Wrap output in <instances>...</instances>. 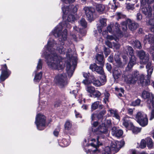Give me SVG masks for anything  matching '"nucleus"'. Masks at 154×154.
<instances>
[{
    "label": "nucleus",
    "mask_w": 154,
    "mask_h": 154,
    "mask_svg": "<svg viewBox=\"0 0 154 154\" xmlns=\"http://www.w3.org/2000/svg\"><path fill=\"white\" fill-rule=\"evenodd\" d=\"M97 66V65L95 64H92L90 66L89 68L92 71H95V69H96Z\"/></svg>",
    "instance_id": "61"
},
{
    "label": "nucleus",
    "mask_w": 154,
    "mask_h": 154,
    "mask_svg": "<svg viewBox=\"0 0 154 154\" xmlns=\"http://www.w3.org/2000/svg\"><path fill=\"white\" fill-rule=\"evenodd\" d=\"M133 45L135 48L138 49H141L142 48L141 43L138 40H136L135 41H134Z\"/></svg>",
    "instance_id": "41"
},
{
    "label": "nucleus",
    "mask_w": 154,
    "mask_h": 154,
    "mask_svg": "<svg viewBox=\"0 0 154 154\" xmlns=\"http://www.w3.org/2000/svg\"><path fill=\"white\" fill-rule=\"evenodd\" d=\"M101 154H113V153L110 150L109 147L107 146L102 150Z\"/></svg>",
    "instance_id": "37"
},
{
    "label": "nucleus",
    "mask_w": 154,
    "mask_h": 154,
    "mask_svg": "<svg viewBox=\"0 0 154 154\" xmlns=\"http://www.w3.org/2000/svg\"><path fill=\"white\" fill-rule=\"evenodd\" d=\"M73 29L72 31L70 33V38L73 41L77 42L78 41L77 35L79 33L81 36H79L80 38L82 36L85 35L86 34V32L83 29H81L77 27V26H75L73 28Z\"/></svg>",
    "instance_id": "9"
},
{
    "label": "nucleus",
    "mask_w": 154,
    "mask_h": 154,
    "mask_svg": "<svg viewBox=\"0 0 154 154\" xmlns=\"http://www.w3.org/2000/svg\"><path fill=\"white\" fill-rule=\"evenodd\" d=\"M142 16L140 13H138L137 15V19L138 21H140L142 19Z\"/></svg>",
    "instance_id": "64"
},
{
    "label": "nucleus",
    "mask_w": 154,
    "mask_h": 154,
    "mask_svg": "<svg viewBox=\"0 0 154 154\" xmlns=\"http://www.w3.org/2000/svg\"><path fill=\"white\" fill-rule=\"evenodd\" d=\"M90 79L88 78L83 80L82 83L85 85H88L91 84L92 82V78L91 77Z\"/></svg>",
    "instance_id": "45"
},
{
    "label": "nucleus",
    "mask_w": 154,
    "mask_h": 154,
    "mask_svg": "<svg viewBox=\"0 0 154 154\" xmlns=\"http://www.w3.org/2000/svg\"><path fill=\"white\" fill-rule=\"evenodd\" d=\"M113 25H112L111 24L110 25L108 26L107 27V29L108 32H109L111 33L112 32V27Z\"/></svg>",
    "instance_id": "62"
},
{
    "label": "nucleus",
    "mask_w": 154,
    "mask_h": 154,
    "mask_svg": "<svg viewBox=\"0 0 154 154\" xmlns=\"http://www.w3.org/2000/svg\"><path fill=\"white\" fill-rule=\"evenodd\" d=\"M137 53L140 60L141 63H146L149 61V55L148 54H146L143 51L141 50L137 51Z\"/></svg>",
    "instance_id": "14"
},
{
    "label": "nucleus",
    "mask_w": 154,
    "mask_h": 154,
    "mask_svg": "<svg viewBox=\"0 0 154 154\" xmlns=\"http://www.w3.org/2000/svg\"><path fill=\"white\" fill-rule=\"evenodd\" d=\"M146 139L145 140H142L140 143L139 147L141 149H143L146 147Z\"/></svg>",
    "instance_id": "47"
},
{
    "label": "nucleus",
    "mask_w": 154,
    "mask_h": 154,
    "mask_svg": "<svg viewBox=\"0 0 154 154\" xmlns=\"http://www.w3.org/2000/svg\"><path fill=\"white\" fill-rule=\"evenodd\" d=\"M42 72L39 73H36L34 79V81L35 83H37L39 82L42 78Z\"/></svg>",
    "instance_id": "35"
},
{
    "label": "nucleus",
    "mask_w": 154,
    "mask_h": 154,
    "mask_svg": "<svg viewBox=\"0 0 154 154\" xmlns=\"http://www.w3.org/2000/svg\"><path fill=\"white\" fill-rule=\"evenodd\" d=\"M105 38H106V40H112L113 39H114L116 42H118L119 40L117 38H115L112 35H107Z\"/></svg>",
    "instance_id": "50"
},
{
    "label": "nucleus",
    "mask_w": 154,
    "mask_h": 154,
    "mask_svg": "<svg viewBox=\"0 0 154 154\" xmlns=\"http://www.w3.org/2000/svg\"><path fill=\"white\" fill-rule=\"evenodd\" d=\"M105 97L103 99L104 103L106 104L107 102L109 101V94L108 92H106L104 93Z\"/></svg>",
    "instance_id": "52"
},
{
    "label": "nucleus",
    "mask_w": 154,
    "mask_h": 154,
    "mask_svg": "<svg viewBox=\"0 0 154 154\" xmlns=\"http://www.w3.org/2000/svg\"><path fill=\"white\" fill-rule=\"evenodd\" d=\"M141 97L144 99H148V101L149 100V101H151V102L153 100V98H154V97H153L152 94V93L146 91H144L142 92L141 94ZM150 102H149V103Z\"/></svg>",
    "instance_id": "20"
},
{
    "label": "nucleus",
    "mask_w": 154,
    "mask_h": 154,
    "mask_svg": "<svg viewBox=\"0 0 154 154\" xmlns=\"http://www.w3.org/2000/svg\"><path fill=\"white\" fill-rule=\"evenodd\" d=\"M119 26L117 23H116L114 26L115 29L113 31L114 33H116V37H121L122 36V32L120 30Z\"/></svg>",
    "instance_id": "23"
},
{
    "label": "nucleus",
    "mask_w": 154,
    "mask_h": 154,
    "mask_svg": "<svg viewBox=\"0 0 154 154\" xmlns=\"http://www.w3.org/2000/svg\"><path fill=\"white\" fill-rule=\"evenodd\" d=\"M114 58L117 65L119 67H122L123 66L122 65V63L119 58V56L117 55L115 56Z\"/></svg>",
    "instance_id": "38"
},
{
    "label": "nucleus",
    "mask_w": 154,
    "mask_h": 154,
    "mask_svg": "<svg viewBox=\"0 0 154 154\" xmlns=\"http://www.w3.org/2000/svg\"><path fill=\"white\" fill-rule=\"evenodd\" d=\"M105 8L104 6L101 4H97L96 6L97 11L100 14L102 13L104 11Z\"/></svg>",
    "instance_id": "33"
},
{
    "label": "nucleus",
    "mask_w": 154,
    "mask_h": 154,
    "mask_svg": "<svg viewBox=\"0 0 154 154\" xmlns=\"http://www.w3.org/2000/svg\"><path fill=\"white\" fill-rule=\"evenodd\" d=\"M131 118L125 116L122 119V124L126 128H130L133 126V124L130 120Z\"/></svg>",
    "instance_id": "17"
},
{
    "label": "nucleus",
    "mask_w": 154,
    "mask_h": 154,
    "mask_svg": "<svg viewBox=\"0 0 154 154\" xmlns=\"http://www.w3.org/2000/svg\"><path fill=\"white\" fill-rule=\"evenodd\" d=\"M98 140V139L96 140L94 139L88 138L84 140L83 142V146L85 147L91 146L92 148L87 149L85 148V150L87 154L90 153L91 154H96L100 152V150L98 149V147L99 145H101Z\"/></svg>",
    "instance_id": "4"
},
{
    "label": "nucleus",
    "mask_w": 154,
    "mask_h": 154,
    "mask_svg": "<svg viewBox=\"0 0 154 154\" xmlns=\"http://www.w3.org/2000/svg\"><path fill=\"white\" fill-rule=\"evenodd\" d=\"M123 133V131L115 127H113L111 129L112 135L117 137H119L122 136Z\"/></svg>",
    "instance_id": "18"
},
{
    "label": "nucleus",
    "mask_w": 154,
    "mask_h": 154,
    "mask_svg": "<svg viewBox=\"0 0 154 154\" xmlns=\"http://www.w3.org/2000/svg\"><path fill=\"white\" fill-rule=\"evenodd\" d=\"M133 51V48L130 46H126L124 48V53L127 54L128 53L131 56L129 61L126 67L127 70H130L136 63V58L134 55Z\"/></svg>",
    "instance_id": "5"
},
{
    "label": "nucleus",
    "mask_w": 154,
    "mask_h": 154,
    "mask_svg": "<svg viewBox=\"0 0 154 154\" xmlns=\"http://www.w3.org/2000/svg\"><path fill=\"white\" fill-rule=\"evenodd\" d=\"M86 91L89 94V96L91 97V94H92L94 92H95V88L92 86H88L86 87Z\"/></svg>",
    "instance_id": "34"
},
{
    "label": "nucleus",
    "mask_w": 154,
    "mask_h": 154,
    "mask_svg": "<svg viewBox=\"0 0 154 154\" xmlns=\"http://www.w3.org/2000/svg\"><path fill=\"white\" fill-rule=\"evenodd\" d=\"M91 77L92 78L91 83L95 86L99 87L103 85V83H101L99 80L95 79L94 76L91 75Z\"/></svg>",
    "instance_id": "30"
},
{
    "label": "nucleus",
    "mask_w": 154,
    "mask_h": 154,
    "mask_svg": "<svg viewBox=\"0 0 154 154\" xmlns=\"http://www.w3.org/2000/svg\"><path fill=\"white\" fill-rule=\"evenodd\" d=\"M105 122H103V124H104V125L108 128V127L111 126V120L109 119L105 120Z\"/></svg>",
    "instance_id": "49"
},
{
    "label": "nucleus",
    "mask_w": 154,
    "mask_h": 154,
    "mask_svg": "<svg viewBox=\"0 0 154 154\" xmlns=\"http://www.w3.org/2000/svg\"><path fill=\"white\" fill-rule=\"evenodd\" d=\"M105 44L109 48H112L113 47V44L108 40H106V41Z\"/></svg>",
    "instance_id": "57"
},
{
    "label": "nucleus",
    "mask_w": 154,
    "mask_h": 154,
    "mask_svg": "<svg viewBox=\"0 0 154 154\" xmlns=\"http://www.w3.org/2000/svg\"><path fill=\"white\" fill-rule=\"evenodd\" d=\"M70 143V141L69 139L63 138L59 142V144L60 146L65 147L69 145Z\"/></svg>",
    "instance_id": "27"
},
{
    "label": "nucleus",
    "mask_w": 154,
    "mask_h": 154,
    "mask_svg": "<svg viewBox=\"0 0 154 154\" xmlns=\"http://www.w3.org/2000/svg\"><path fill=\"white\" fill-rule=\"evenodd\" d=\"M66 58L68 60L66 63V70L68 76L71 77L73 75L77 64V58L76 52L73 49L72 51L71 48H69L66 53Z\"/></svg>",
    "instance_id": "3"
},
{
    "label": "nucleus",
    "mask_w": 154,
    "mask_h": 154,
    "mask_svg": "<svg viewBox=\"0 0 154 154\" xmlns=\"http://www.w3.org/2000/svg\"><path fill=\"white\" fill-rule=\"evenodd\" d=\"M42 67V60L41 59H39L37 63V65L36 67V69L37 70H39L41 69Z\"/></svg>",
    "instance_id": "48"
},
{
    "label": "nucleus",
    "mask_w": 154,
    "mask_h": 154,
    "mask_svg": "<svg viewBox=\"0 0 154 154\" xmlns=\"http://www.w3.org/2000/svg\"><path fill=\"white\" fill-rule=\"evenodd\" d=\"M118 5V3L116 2V0H113L109 3L108 8L111 9V11H114L117 8Z\"/></svg>",
    "instance_id": "22"
},
{
    "label": "nucleus",
    "mask_w": 154,
    "mask_h": 154,
    "mask_svg": "<svg viewBox=\"0 0 154 154\" xmlns=\"http://www.w3.org/2000/svg\"><path fill=\"white\" fill-rule=\"evenodd\" d=\"M102 76L100 77V79L101 81V83H103L104 85L106 82V76L104 75V73L103 75H101Z\"/></svg>",
    "instance_id": "54"
},
{
    "label": "nucleus",
    "mask_w": 154,
    "mask_h": 154,
    "mask_svg": "<svg viewBox=\"0 0 154 154\" xmlns=\"http://www.w3.org/2000/svg\"><path fill=\"white\" fill-rule=\"evenodd\" d=\"M93 131H94L95 134L98 135L97 136V139H98L99 140V138L104 137L106 136H107L109 135V131L107 129V128L106 126L104 124H103L102 122L101 124L99 125L98 128L94 129V128H92Z\"/></svg>",
    "instance_id": "6"
},
{
    "label": "nucleus",
    "mask_w": 154,
    "mask_h": 154,
    "mask_svg": "<svg viewBox=\"0 0 154 154\" xmlns=\"http://www.w3.org/2000/svg\"><path fill=\"white\" fill-rule=\"evenodd\" d=\"M2 72L0 76V82L4 81L9 76L11 73V71L8 69L6 64L2 66Z\"/></svg>",
    "instance_id": "12"
},
{
    "label": "nucleus",
    "mask_w": 154,
    "mask_h": 154,
    "mask_svg": "<svg viewBox=\"0 0 154 154\" xmlns=\"http://www.w3.org/2000/svg\"><path fill=\"white\" fill-rule=\"evenodd\" d=\"M108 114L110 116L115 117L119 120H120V117L117 111L116 110L109 109L108 111Z\"/></svg>",
    "instance_id": "24"
},
{
    "label": "nucleus",
    "mask_w": 154,
    "mask_h": 154,
    "mask_svg": "<svg viewBox=\"0 0 154 154\" xmlns=\"http://www.w3.org/2000/svg\"><path fill=\"white\" fill-rule=\"evenodd\" d=\"M146 116H147V115L143 112L140 111L137 112L136 114L135 119L137 122L143 118H145V117Z\"/></svg>",
    "instance_id": "28"
},
{
    "label": "nucleus",
    "mask_w": 154,
    "mask_h": 154,
    "mask_svg": "<svg viewBox=\"0 0 154 154\" xmlns=\"http://www.w3.org/2000/svg\"><path fill=\"white\" fill-rule=\"evenodd\" d=\"M153 2L154 0H141V5L142 6L146 5H149L153 3Z\"/></svg>",
    "instance_id": "39"
},
{
    "label": "nucleus",
    "mask_w": 154,
    "mask_h": 154,
    "mask_svg": "<svg viewBox=\"0 0 154 154\" xmlns=\"http://www.w3.org/2000/svg\"><path fill=\"white\" fill-rule=\"evenodd\" d=\"M84 10L88 20L90 22L93 21L94 19V9L91 7H86L84 8Z\"/></svg>",
    "instance_id": "13"
},
{
    "label": "nucleus",
    "mask_w": 154,
    "mask_h": 154,
    "mask_svg": "<svg viewBox=\"0 0 154 154\" xmlns=\"http://www.w3.org/2000/svg\"><path fill=\"white\" fill-rule=\"evenodd\" d=\"M62 2H63L65 3H73L76 0H61Z\"/></svg>",
    "instance_id": "60"
},
{
    "label": "nucleus",
    "mask_w": 154,
    "mask_h": 154,
    "mask_svg": "<svg viewBox=\"0 0 154 154\" xmlns=\"http://www.w3.org/2000/svg\"><path fill=\"white\" fill-rule=\"evenodd\" d=\"M137 122L142 127L145 126L148 124V119L147 116H146L145 118H143Z\"/></svg>",
    "instance_id": "31"
},
{
    "label": "nucleus",
    "mask_w": 154,
    "mask_h": 154,
    "mask_svg": "<svg viewBox=\"0 0 154 154\" xmlns=\"http://www.w3.org/2000/svg\"><path fill=\"white\" fill-rule=\"evenodd\" d=\"M115 90L116 91H117L118 92L121 93L122 94H124V90L123 88H115Z\"/></svg>",
    "instance_id": "59"
},
{
    "label": "nucleus",
    "mask_w": 154,
    "mask_h": 154,
    "mask_svg": "<svg viewBox=\"0 0 154 154\" xmlns=\"http://www.w3.org/2000/svg\"><path fill=\"white\" fill-rule=\"evenodd\" d=\"M113 46L114 48H116V49H119L120 46V45L118 43H113Z\"/></svg>",
    "instance_id": "63"
},
{
    "label": "nucleus",
    "mask_w": 154,
    "mask_h": 154,
    "mask_svg": "<svg viewBox=\"0 0 154 154\" xmlns=\"http://www.w3.org/2000/svg\"><path fill=\"white\" fill-rule=\"evenodd\" d=\"M101 94L99 91L97 90H95L94 93H93L92 94H91V97L94 98H98L101 96Z\"/></svg>",
    "instance_id": "42"
},
{
    "label": "nucleus",
    "mask_w": 154,
    "mask_h": 154,
    "mask_svg": "<svg viewBox=\"0 0 154 154\" xmlns=\"http://www.w3.org/2000/svg\"><path fill=\"white\" fill-rule=\"evenodd\" d=\"M150 76H149L148 78L147 76V79H145L144 75H139V72L137 71H135L131 74H123L122 75V79L127 84L130 85L134 84L137 81L138 83L143 86L150 84Z\"/></svg>",
    "instance_id": "2"
},
{
    "label": "nucleus",
    "mask_w": 154,
    "mask_h": 154,
    "mask_svg": "<svg viewBox=\"0 0 154 154\" xmlns=\"http://www.w3.org/2000/svg\"><path fill=\"white\" fill-rule=\"evenodd\" d=\"M79 24L82 27L85 28L87 26V23L85 20L84 18L81 19L79 22Z\"/></svg>",
    "instance_id": "51"
},
{
    "label": "nucleus",
    "mask_w": 154,
    "mask_h": 154,
    "mask_svg": "<svg viewBox=\"0 0 154 154\" xmlns=\"http://www.w3.org/2000/svg\"><path fill=\"white\" fill-rule=\"evenodd\" d=\"M104 54L106 57L110 53V50L108 48H106L105 47L104 48Z\"/></svg>",
    "instance_id": "55"
},
{
    "label": "nucleus",
    "mask_w": 154,
    "mask_h": 154,
    "mask_svg": "<svg viewBox=\"0 0 154 154\" xmlns=\"http://www.w3.org/2000/svg\"><path fill=\"white\" fill-rule=\"evenodd\" d=\"M82 75L83 77L85 78V79H88V77H90V74L88 72H83ZM91 77V76H90Z\"/></svg>",
    "instance_id": "58"
},
{
    "label": "nucleus",
    "mask_w": 154,
    "mask_h": 154,
    "mask_svg": "<svg viewBox=\"0 0 154 154\" xmlns=\"http://www.w3.org/2000/svg\"><path fill=\"white\" fill-rule=\"evenodd\" d=\"M147 63H148L146 67L147 71V76H148V78H149V76H150L152 74L153 71V68L152 66H151V63L150 61L149 60Z\"/></svg>",
    "instance_id": "25"
},
{
    "label": "nucleus",
    "mask_w": 154,
    "mask_h": 154,
    "mask_svg": "<svg viewBox=\"0 0 154 154\" xmlns=\"http://www.w3.org/2000/svg\"><path fill=\"white\" fill-rule=\"evenodd\" d=\"M122 72L121 70L117 68H116L113 72V76L115 79H117L121 76Z\"/></svg>",
    "instance_id": "26"
},
{
    "label": "nucleus",
    "mask_w": 154,
    "mask_h": 154,
    "mask_svg": "<svg viewBox=\"0 0 154 154\" xmlns=\"http://www.w3.org/2000/svg\"><path fill=\"white\" fill-rule=\"evenodd\" d=\"M149 23L151 26L150 29L151 30L154 32V19H150L149 21Z\"/></svg>",
    "instance_id": "46"
},
{
    "label": "nucleus",
    "mask_w": 154,
    "mask_h": 154,
    "mask_svg": "<svg viewBox=\"0 0 154 154\" xmlns=\"http://www.w3.org/2000/svg\"><path fill=\"white\" fill-rule=\"evenodd\" d=\"M72 125V124L71 122L67 120L66 122L64 125V129L65 130L69 131L71 129Z\"/></svg>",
    "instance_id": "36"
},
{
    "label": "nucleus",
    "mask_w": 154,
    "mask_h": 154,
    "mask_svg": "<svg viewBox=\"0 0 154 154\" xmlns=\"http://www.w3.org/2000/svg\"><path fill=\"white\" fill-rule=\"evenodd\" d=\"M78 5H72L69 6H64L62 9L63 13V18L64 21L60 23L52 31L51 33L55 37H59L60 44L57 45L53 39L50 38L48 41L47 44L45 46V48L49 53L44 51L42 56H44L48 67L51 69L62 70L64 68V65L63 62V58L58 55L56 52L57 51L61 54H65L66 52V45L64 41L67 38V30L65 29L62 32L63 27L70 29V25L67 22H72L75 20V14L78 8Z\"/></svg>",
    "instance_id": "1"
},
{
    "label": "nucleus",
    "mask_w": 154,
    "mask_h": 154,
    "mask_svg": "<svg viewBox=\"0 0 154 154\" xmlns=\"http://www.w3.org/2000/svg\"><path fill=\"white\" fill-rule=\"evenodd\" d=\"M98 107L100 109H102L103 108V106L102 105L100 104L99 101H96L93 103L91 105V110L93 111L95 110Z\"/></svg>",
    "instance_id": "29"
},
{
    "label": "nucleus",
    "mask_w": 154,
    "mask_h": 154,
    "mask_svg": "<svg viewBox=\"0 0 154 154\" xmlns=\"http://www.w3.org/2000/svg\"><path fill=\"white\" fill-rule=\"evenodd\" d=\"M124 144V142L123 141H113L111 142L109 146L111 151L114 154L118 152Z\"/></svg>",
    "instance_id": "11"
},
{
    "label": "nucleus",
    "mask_w": 154,
    "mask_h": 154,
    "mask_svg": "<svg viewBox=\"0 0 154 154\" xmlns=\"http://www.w3.org/2000/svg\"><path fill=\"white\" fill-rule=\"evenodd\" d=\"M141 10L142 12L149 17H150L152 15V9L149 5H146L141 6Z\"/></svg>",
    "instance_id": "16"
},
{
    "label": "nucleus",
    "mask_w": 154,
    "mask_h": 154,
    "mask_svg": "<svg viewBox=\"0 0 154 154\" xmlns=\"http://www.w3.org/2000/svg\"><path fill=\"white\" fill-rule=\"evenodd\" d=\"M127 25H128L129 29L131 31L135 30L139 26L137 23L132 21L130 19H128L125 21L122 22L121 23L122 29L123 31H125L127 30Z\"/></svg>",
    "instance_id": "8"
},
{
    "label": "nucleus",
    "mask_w": 154,
    "mask_h": 154,
    "mask_svg": "<svg viewBox=\"0 0 154 154\" xmlns=\"http://www.w3.org/2000/svg\"><path fill=\"white\" fill-rule=\"evenodd\" d=\"M146 144H147V147L149 148H152L153 146V143L152 139L149 137H147L146 139Z\"/></svg>",
    "instance_id": "40"
},
{
    "label": "nucleus",
    "mask_w": 154,
    "mask_h": 154,
    "mask_svg": "<svg viewBox=\"0 0 154 154\" xmlns=\"http://www.w3.org/2000/svg\"><path fill=\"white\" fill-rule=\"evenodd\" d=\"M106 19L104 18H101L100 19V26L97 25V29L98 32L100 33L102 32V29L103 27L105 26L106 25Z\"/></svg>",
    "instance_id": "21"
},
{
    "label": "nucleus",
    "mask_w": 154,
    "mask_h": 154,
    "mask_svg": "<svg viewBox=\"0 0 154 154\" xmlns=\"http://www.w3.org/2000/svg\"><path fill=\"white\" fill-rule=\"evenodd\" d=\"M96 59L97 61V63L100 64L101 66H103L104 61L103 57L102 54H97L96 56Z\"/></svg>",
    "instance_id": "32"
},
{
    "label": "nucleus",
    "mask_w": 154,
    "mask_h": 154,
    "mask_svg": "<svg viewBox=\"0 0 154 154\" xmlns=\"http://www.w3.org/2000/svg\"><path fill=\"white\" fill-rule=\"evenodd\" d=\"M134 5L131 3H128L127 4L126 8L128 9L133 10L134 8Z\"/></svg>",
    "instance_id": "56"
},
{
    "label": "nucleus",
    "mask_w": 154,
    "mask_h": 154,
    "mask_svg": "<svg viewBox=\"0 0 154 154\" xmlns=\"http://www.w3.org/2000/svg\"><path fill=\"white\" fill-rule=\"evenodd\" d=\"M148 100L147 102V106L149 109H151L152 110L150 112L149 120H152L154 119V98H153L152 101H149Z\"/></svg>",
    "instance_id": "19"
},
{
    "label": "nucleus",
    "mask_w": 154,
    "mask_h": 154,
    "mask_svg": "<svg viewBox=\"0 0 154 154\" xmlns=\"http://www.w3.org/2000/svg\"><path fill=\"white\" fill-rule=\"evenodd\" d=\"M130 129H131L133 133L135 134H137L140 131V128L137 127H134L133 125V127H130Z\"/></svg>",
    "instance_id": "44"
},
{
    "label": "nucleus",
    "mask_w": 154,
    "mask_h": 154,
    "mask_svg": "<svg viewBox=\"0 0 154 154\" xmlns=\"http://www.w3.org/2000/svg\"><path fill=\"white\" fill-rule=\"evenodd\" d=\"M106 113V110L105 109H103L100 112L97 116L95 113L93 114L91 116L92 121L96 120V119L97 118H98V119L102 118V121H105V119L104 116Z\"/></svg>",
    "instance_id": "15"
},
{
    "label": "nucleus",
    "mask_w": 154,
    "mask_h": 154,
    "mask_svg": "<svg viewBox=\"0 0 154 154\" xmlns=\"http://www.w3.org/2000/svg\"><path fill=\"white\" fill-rule=\"evenodd\" d=\"M140 99H137L132 103V105L134 106H138L140 103Z\"/></svg>",
    "instance_id": "53"
},
{
    "label": "nucleus",
    "mask_w": 154,
    "mask_h": 154,
    "mask_svg": "<svg viewBox=\"0 0 154 154\" xmlns=\"http://www.w3.org/2000/svg\"><path fill=\"white\" fill-rule=\"evenodd\" d=\"M66 76L65 74H58L54 79L55 82L61 88H63L66 84Z\"/></svg>",
    "instance_id": "10"
},
{
    "label": "nucleus",
    "mask_w": 154,
    "mask_h": 154,
    "mask_svg": "<svg viewBox=\"0 0 154 154\" xmlns=\"http://www.w3.org/2000/svg\"><path fill=\"white\" fill-rule=\"evenodd\" d=\"M45 117L43 115L41 114L37 115L35 123L38 130H42L44 129L45 125Z\"/></svg>",
    "instance_id": "7"
},
{
    "label": "nucleus",
    "mask_w": 154,
    "mask_h": 154,
    "mask_svg": "<svg viewBox=\"0 0 154 154\" xmlns=\"http://www.w3.org/2000/svg\"><path fill=\"white\" fill-rule=\"evenodd\" d=\"M95 71L100 75H103L104 73V72L102 66H97L96 69H95Z\"/></svg>",
    "instance_id": "43"
}]
</instances>
